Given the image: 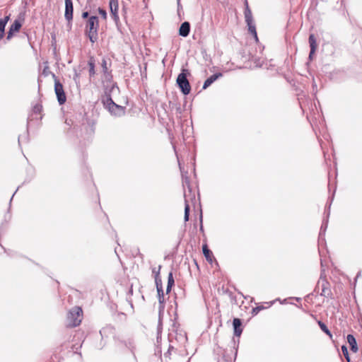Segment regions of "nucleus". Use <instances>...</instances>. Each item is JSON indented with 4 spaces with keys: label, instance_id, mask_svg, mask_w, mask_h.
I'll return each instance as SVG.
<instances>
[{
    "label": "nucleus",
    "instance_id": "10",
    "mask_svg": "<svg viewBox=\"0 0 362 362\" xmlns=\"http://www.w3.org/2000/svg\"><path fill=\"white\" fill-rule=\"evenodd\" d=\"M222 74L221 73L215 74L209 77L204 83L203 89H206L209 86H210L216 80H217L219 77H221Z\"/></svg>",
    "mask_w": 362,
    "mask_h": 362
},
{
    "label": "nucleus",
    "instance_id": "7",
    "mask_svg": "<svg viewBox=\"0 0 362 362\" xmlns=\"http://www.w3.org/2000/svg\"><path fill=\"white\" fill-rule=\"evenodd\" d=\"M110 8L111 16L115 22L119 21L118 16V0H110Z\"/></svg>",
    "mask_w": 362,
    "mask_h": 362
},
{
    "label": "nucleus",
    "instance_id": "11",
    "mask_svg": "<svg viewBox=\"0 0 362 362\" xmlns=\"http://www.w3.org/2000/svg\"><path fill=\"white\" fill-rule=\"evenodd\" d=\"M309 43L310 47V52L309 54V57L311 58L312 55L315 53L317 48L316 39L313 34H311L309 36Z\"/></svg>",
    "mask_w": 362,
    "mask_h": 362
},
{
    "label": "nucleus",
    "instance_id": "24",
    "mask_svg": "<svg viewBox=\"0 0 362 362\" xmlns=\"http://www.w3.org/2000/svg\"><path fill=\"white\" fill-rule=\"evenodd\" d=\"M98 12L100 13V15L104 18V19H106L107 18V13L106 11L104 10V9H102V8H99L98 9Z\"/></svg>",
    "mask_w": 362,
    "mask_h": 362
},
{
    "label": "nucleus",
    "instance_id": "9",
    "mask_svg": "<svg viewBox=\"0 0 362 362\" xmlns=\"http://www.w3.org/2000/svg\"><path fill=\"white\" fill-rule=\"evenodd\" d=\"M190 31V24L189 22H184L181 24L179 29V35L182 37L189 35Z\"/></svg>",
    "mask_w": 362,
    "mask_h": 362
},
{
    "label": "nucleus",
    "instance_id": "29",
    "mask_svg": "<svg viewBox=\"0 0 362 362\" xmlns=\"http://www.w3.org/2000/svg\"><path fill=\"white\" fill-rule=\"evenodd\" d=\"M153 272L156 273V274H157V272H156V271H155V269L153 270Z\"/></svg>",
    "mask_w": 362,
    "mask_h": 362
},
{
    "label": "nucleus",
    "instance_id": "1",
    "mask_svg": "<svg viewBox=\"0 0 362 362\" xmlns=\"http://www.w3.org/2000/svg\"><path fill=\"white\" fill-rule=\"evenodd\" d=\"M98 19L96 16H91L86 23V33L91 42L94 43L98 39Z\"/></svg>",
    "mask_w": 362,
    "mask_h": 362
},
{
    "label": "nucleus",
    "instance_id": "6",
    "mask_svg": "<svg viewBox=\"0 0 362 362\" xmlns=\"http://www.w3.org/2000/svg\"><path fill=\"white\" fill-rule=\"evenodd\" d=\"M105 104L112 114L116 116L124 115V108L122 106L115 104L111 98H107Z\"/></svg>",
    "mask_w": 362,
    "mask_h": 362
},
{
    "label": "nucleus",
    "instance_id": "25",
    "mask_svg": "<svg viewBox=\"0 0 362 362\" xmlns=\"http://www.w3.org/2000/svg\"><path fill=\"white\" fill-rule=\"evenodd\" d=\"M102 66L103 68L104 71L105 72L107 69L106 60H105V59L103 60Z\"/></svg>",
    "mask_w": 362,
    "mask_h": 362
},
{
    "label": "nucleus",
    "instance_id": "12",
    "mask_svg": "<svg viewBox=\"0 0 362 362\" xmlns=\"http://www.w3.org/2000/svg\"><path fill=\"white\" fill-rule=\"evenodd\" d=\"M233 325L234 327V334L235 335L239 337L242 333L241 327V321L238 318H235L233 321Z\"/></svg>",
    "mask_w": 362,
    "mask_h": 362
},
{
    "label": "nucleus",
    "instance_id": "27",
    "mask_svg": "<svg viewBox=\"0 0 362 362\" xmlns=\"http://www.w3.org/2000/svg\"><path fill=\"white\" fill-rule=\"evenodd\" d=\"M261 308L259 307H257L253 309V313H257V312L260 310Z\"/></svg>",
    "mask_w": 362,
    "mask_h": 362
},
{
    "label": "nucleus",
    "instance_id": "14",
    "mask_svg": "<svg viewBox=\"0 0 362 362\" xmlns=\"http://www.w3.org/2000/svg\"><path fill=\"white\" fill-rule=\"evenodd\" d=\"M21 27V23L16 20L11 25L9 32L8 33V38L11 37L13 33L18 32Z\"/></svg>",
    "mask_w": 362,
    "mask_h": 362
},
{
    "label": "nucleus",
    "instance_id": "28",
    "mask_svg": "<svg viewBox=\"0 0 362 362\" xmlns=\"http://www.w3.org/2000/svg\"><path fill=\"white\" fill-rule=\"evenodd\" d=\"M180 1H181V0H177V7H178V9H179L180 8H182L181 4H180Z\"/></svg>",
    "mask_w": 362,
    "mask_h": 362
},
{
    "label": "nucleus",
    "instance_id": "5",
    "mask_svg": "<svg viewBox=\"0 0 362 362\" xmlns=\"http://www.w3.org/2000/svg\"><path fill=\"white\" fill-rule=\"evenodd\" d=\"M53 77L54 78V91L57 95L59 103L62 105L66 100V97L64 91L63 86L59 81L54 74H53Z\"/></svg>",
    "mask_w": 362,
    "mask_h": 362
},
{
    "label": "nucleus",
    "instance_id": "21",
    "mask_svg": "<svg viewBox=\"0 0 362 362\" xmlns=\"http://www.w3.org/2000/svg\"><path fill=\"white\" fill-rule=\"evenodd\" d=\"M6 24V20H0V38H2L4 33V29Z\"/></svg>",
    "mask_w": 362,
    "mask_h": 362
},
{
    "label": "nucleus",
    "instance_id": "13",
    "mask_svg": "<svg viewBox=\"0 0 362 362\" xmlns=\"http://www.w3.org/2000/svg\"><path fill=\"white\" fill-rule=\"evenodd\" d=\"M347 341L351 346V349L353 352L356 353L358 351V346L355 337L352 334H348Z\"/></svg>",
    "mask_w": 362,
    "mask_h": 362
},
{
    "label": "nucleus",
    "instance_id": "22",
    "mask_svg": "<svg viewBox=\"0 0 362 362\" xmlns=\"http://www.w3.org/2000/svg\"><path fill=\"white\" fill-rule=\"evenodd\" d=\"M318 324H319V325H320V327L321 329H322L324 332H325L327 335H329V337H332V334H331L330 331L327 329V326H326L324 323H322V322L319 321V322H318Z\"/></svg>",
    "mask_w": 362,
    "mask_h": 362
},
{
    "label": "nucleus",
    "instance_id": "16",
    "mask_svg": "<svg viewBox=\"0 0 362 362\" xmlns=\"http://www.w3.org/2000/svg\"><path fill=\"white\" fill-rule=\"evenodd\" d=\"M158 301H159V313H160L161 311L164 309V293L163 291L161 290V291L158 292Z\"/></svg>",
    "mask_w": 362,
    "mask_h": 362
},
{
    "label": "nucleus",
    "instance_id": "20",
    "mask_svg": "<svg viewBox=\"0 0 362 362\" xmlns=\"http://www.w3.org/2000/svg\"><path fill=\"white\" fill-rule=\"evenodd\" d=\"M88 65H89V74H90V76H92L95 74V62H94V60L93 59H90L88 62Z\"/></svg>",
    "mask_w": 362,
    "mask_h": 362
},
{
    "label": "nucleus",
    "instance_id": "8",
    "mask_svg": "<svg viewBox=\"0 0 362 362\" xmlns=\"http://www.w3.org/2000/svg\"><path fill=\"white\" fill-rule=\"evenodd\" d=\"M73 3L71 0H65V13L64 17L68 21H70L73 18Z\"/></svg>",
    "mask_w": 362,
    "mask_h": 362
},
{
    "label": "nucleus",
    "instance_id": "18",
    "mask_svg": "<svg viewBox=\"0 0 362 362\" xmlns=\"http://www.w3.org/2000/svg\"><path fill=\"white\" fill-rule=\"evenodd\" d=\"M174 279L172 272L169 273L168 278V286L166 288V292L169 293L171 291V288L174 284Z\"/></svg>",
    "mask_w": 362,
    "mask_h": 362
},
{
    "label": "nucleus",
    "instance_id": "23",
    "mask_svg": "<svg viewBox=\"0 0 362 362\" xmlns=\"http://www.w3.org/2000/svg\"><path fill=\"white\" fill-rule=\"evenodd\" d=\"M341 351L343 352V354L344 356H345L346 359L347 360L348 362L350 361V359H349V353H348V349L346 348V346H341Z\"/></svg>",
    "mask_w": 362,
    "mask_h": 362
},
{
    "label": "nucleus",
    "instance_id": "4",
    "mask_svg": "<svg viewBox=\"0 0 362 362\" xmlns=\"http://www.w3.org/2000/svg\"><path fill=\"white\" fill-rule=\"evenodd\" d=\"M245 22L248 27L249 32L253 35L255 41L257 42L258 37H257V33L256 31L255 24L253 21L252 11L250 9L247 4H246V8L245 10Z\"/></svg>",
    "mask_w": 362,
    "mask_h": 362
},
{
    "label": "nucleus",
    "instance_id": "26",
    "mask_svg": "<svg viewBox=\"0 0 362 362\" xmlns=\"http://www.w3.org/2000/svg\"><path fill=\"white\" fill-rule=\"evenodd\" d=\"M88 12L86 11V12H83V13H82V17H83V18H88Z\"/></svg>",
    "mask_w": 362,
    "mask_h": 362
},
{
    "label": "nucleus",
    "instance_id": "17",
    "mask_svg": "<svg viewBox=\"0 0 362 362\" xmlns=\"http://www.w3.org/2000/svg\"><path fill=\"white\" fill-rule=\"evenodd\" d=\"M189 205L188 203V200L187 199V195H185V221H187L189 220Z\"/></svg>",
    "mask_w": 362,
    "mask_h": 362
},
{
    "label": "nucleus",
    "instance_id": "2",
    "mask_svg": "<svg viewBox=\"0 0 362 362\" xmlns=\"http://www.w3.org/2000/svg\"><path fill=\"white\" fill-rule=\"evenodd\" d=\"M82 320V310L79 307L73 308L68 313L66 317V326L69 327H76L80 325Z\"/></svg>",
    "mask_w": 362,
    "mask_h": 362
},
{
    "label": "nucleus",
    "instance_id": "3",
    "mask_svg": "<svg viewBox=\"0 0 362 362\" xmlns=\"http://www.w3.org/2000/svg\"><path fill=\"white\" fill-rule=\"evenodd\" d=\"M188 71L182 69L177 78V83L184 95H188L190 93L191 87L187 78Z\"/></svg>",
    "mask_w": 362,
    "mask_h": 362
},
{
    "label": "nucleus",
    "instance_id": "19",
    "mask_svg": "<svg viewBox=\"0 0 362 362\" xmlns=\"http://www.w3.org/2000/svg\"><path fill=\"white\" fill-rule=\"evenodd\" d=\"M159 271L157 272L156 276V288L157 291L160 292L161 290H163L162 287V281L161 279L159 278Z\"/></svg>",
    "mask_w": 362,
    "mask_h": 362
},
{
    "label": "nucleus",
    "instance_id": "15",
    "mask_svg": "<svg viewBox=\"0 0 362 362\" xmlns=\"http://www.w3.org/2000/svg\"><path fill=\"white\" fill-rule=\"evenodd\" d=\"M202 250H203V253L206 257V259L210 262H212L213 261V253L212 252L208 249L207 247V245H203V247H202Z\"/></svg>",
    "mask_w": 362,
    "mask_h": 362
}]
</instances>
